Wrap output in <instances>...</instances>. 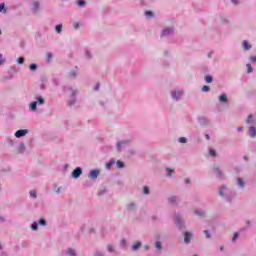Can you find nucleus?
I'll return each mask as SVG.
<instances>
[{"label": "nucleus", "instance_id": "f257e3e1", "mask_svg": "<svg viewBox=\"0 0 256 256\" xmlns=\"http://www.w3.org/2000/svg\"><path fill=\"white\" fill-rule=\"evenodd\" d=\"M219 195L224 197L225 200L231 202L235 197V192L231 191V189L227 188V186H222L219 190Z\"/></svg>", "mask_w": 256, "mask_h": 256}, {"label": "nucleus", "instance_id": "f03ea898", "mask_svg": "<svg viewBox=\"0 0 256 256\" xmlns=\"http://www.w3.org/2000/svg\"><path fill=\"white\" fill-rule=\"evenodd\" d=\"M37 105H45V98L43 96L36 97V101L29 104V111H37Z\"/></svg>", "mask_w": 256, "mask_h": 256}, {"label": "nucleus", "instance_id": "7ed1b4c3", "mask_svg": "<svg viewBox=\"0 0 256 256\" xmlns=\"http://www.w3.org/2000/svg\"><path fill=\"white\" fill-rule=\"evenodd\" d=\"M64 91L65 93H70L71 98L68 102V104L71 105H75V96L77 95V90H74L73 88L66 86L64 87Z\"/></svg>", "mask_w": 256, "mask_h": 256}, {"label": "nucleus", "instance_id": "20e7f679", "mask_svg": "<svg viewBox=\"0 0 256 256\" xmlns=\"http://www.w3.org/2000/svg\"><path fill=\"white\" fill-rule=\"evenodd\" d=\"M170 95L173 101H179L185 95V92L183 90H172Z\"/></svg>", "mask_w": 256, "mask_h": 256}, {"label": "nucleus", "instance_id": "39448f33", "mask_svg": "<svg viewBox=\"0 0 256 256\" xmlns=\"http://www.w3.org/2000/svg\"><path fill=\"white\" fill-rule=\"evenodd\" d=\"M131 145V140H122L117 143V151H124Z\"/></svg>", "mask_w": 256, "mask_h": 256}, {"label": "nucleus", "instance_id": "423d86ee", "mask_svg": "<svg viewBox=\"0 0 256 256\" xmlns=\"http://www.w3.org/2000/svg\"><path fill=\"white\" fill-rule=\"evenodd\" d=\"M82 174L83 170L81 169V167H77L76 169L73 170L72 177L74 179H79V177H81Z\"/></svg>", "mask_w": 256, "mask_h": 256}, {"label": "nucleus", "instance_id": "0eeeda50", "mask_svg": "<svg viewBox=\"0 0 256 256\" xmlns=\"http://www.w3.org/2000/svg\"><path fill=\"white\" fill-rule=\"evenodd\" d=\"M27 133H29V131L27 129H23V130L16 131L14 135L17 139H21V137H25Z\"/></svg>", "mask_w": 256, "mask_h": 256}, {"label": "nucleus", "instance_id": "6e6552de", "mask_svg": "<svg viewBox=\"0 0 256 256\" xmlns=\"http://www.w3.org/2000/svg\"><path fill=\"white\" fill-rule=\"evenodd\" d=\"M176 225H177L178 229H184L185 228V223L181 219L180 215L176 216Z\"/></svg>", "mask_w": 256, "mask_h": 256}, {"label": "nucleus", "instance_id": "1a4fd4ad", "mask_svg": "<svg viewBox=\"0 0 256 256\" xmlns=\"http://www.w3.org/2000/svg\"><path fill=\"white\" fill-rule=\"evenodd\" d=\"M191 239H193V234L191 232H185L184 233V243L188 245V243H191Z\"/></svg>", "mask_w": 256, "mask_h": 256}, {"label": "nucleus", "instance_id": "9d476101", "mask_svg": "<svg viewBox=\"0 0 256 256\" xmlns=\"http://www.w3.org/2000/svg\"><path fill=\"white\" fill-rule=\"evenodd\" d=\"M99 170H91L90 173L88 174L89 179H97L99 177Z\"/></svg>", "mask_w": 256, "mask_h": 256}, {"label": "nucleus", "instance_id": "9b49d317", "mask_svg": "<svg viewBox=\"0 0 256 256\" xmlns=\"http://www.w3.org/2000/svg\"><path fill=\"white\" fill-rule=\"evenodd\" d=\"M173 28H166L162 31L161 37H169V35H172L173 33Z\"/></svg>", "mask_w": 256, "mask_h": 256}, {"label": "nucleus", "instance_id": "f8f14e48", "mask_svg": "<svg viewBox=\"0 0 256 256\" xmlns=\"http://www.w3.org/2000/svg\"><path fill=\"white\" fill-rule=\"evenodd\" d=\"M213 171L218 179H223V172L221 171V169H219V167H214Z\"/></svg>", "mask_w": 256, "mask_h": 256}, {"label": "nucleus", "instance_id": "ddd939ff", "mask_svg": "<svg viewBox=\"0 0 256 256\" xmlns=\"http://www.w3.org/2000/svg\"><path fill=\"white\" fill-rule=\"evenodd\" d=\"M39 7H40V5H39L38 1L32 2V11H33V13H37V11H39Z\"/></svg>", "mask_w": 256, "mask_h": 256}, {"label": "nucleus", "instance_id": "4468645a", "mask_svg": "<svg viewBox=\"0 0 256 256\" xmlns=\"http://www.w3.org/2000/svg\"><path fill=\"white\" fill-rule=\"evenodd\" d=\"M242 47H243L244 51H249V49H251V44H249V42L247 40H244L242 42Z\"/></svg>", "mask_w": 256, "mask_h": 256}, {"label": "nucleus", "instance_id": "2eb2a0df", "mask_svg": "<svg viewBox=\"0 0 256 256\" xmlns=\"http://www.w3.org/2000/svg\"><path fill=\"white\" fill-rule=\"evenodd\" d=\"M227 94H221L219 97V103H227Z\"/></svg>", "mask_w": 256, "mask_h": 256}, {"label": "nucleus", "instance_id": "dca6fc26", "mask_svg": "<svg viewBox=\"0 0 256 256\" xmlns=\"http://www.w3.org/2000/svg\"><path fill=\"white\" fill-rule=\"evenodd\" d=\"M66 255H69V256H77V252H76L73 248H69V249L66 251Z\"/></svg>", "mask_w": 256, "mask_h": 256}, {"label": "nucleus", "instance_id": "f3484780", "mask_svg": "<svg viewBox=\"0 0 256 256\" xmlns=\"http://www.w3.org/2000/svg\"><path fill=\"white\" fill-rule=\"evenodd\" d=\"M237 183L240 189H243L245 187V182L243 181V179L237 178Z\"/></svg>", "mask_w": 256, "mask_h": 256}, {"label": "nucleus", "instance_id": "a211bd4d", "mask_svg": "<svg viewBox=\"0 0 256 256\" xmlns=\"http://www.w3.org/2000/svg\"><path fill=\"white\" fill-rule=\"evenodd\" d=\"M141 247V242H136L133 246H132V250L133 251H139V248Z\"/></svg>", "mask_w": 256, "mask_h": 256}, {"label": "nucleus", "instance_id": "6ab92c4d", "mask_svg": "<svg viewBox=\"0 0 256 256\" xmlns=\"http://www.w3.org/2000/svg\"><path fill=\"white\" fill-rule=\"evenodd\" d=\"M168 201L169 203L174 205V203H177V196H171L170 198H168Z\"/></svg>", "mask_w": 256, "mask_h": 256}, {"label": "nucleus", "instance_id": "aec40b11", "mask_svg": "<svg viewBox=\"0 0 256 256\" xmlns=\"http://www.w3.org/2000/svg\"><path fill=\"white\" fill-rule=\"evenodd\" d=\"M204 80L207 82V83H213V76L211 75H206L204 77Z\"/></svg>", "mask_w": 256, "mask_h": 256}, {"label": "nucleus", "instance_id": "412c9836", "mask_svg": "<svg viewBox=\"0 0 256 256\" xmlns=\"http://www.w3.org/2000/svg\"><path fill=\"white\" fill-rule=\"evenodd\" d=\"M155 248L157 249V251H161L163 249L160 241H156Z\"/></svg>", "mask_w": 256, "mask_h": 256}, {"label": "nucleus", "instance_id": "4be33fe9", "mask_svg": "<svg viewBox=\"0 0 256 256\" xmlns=\"http://www.w3.org/2000/svg\"><path fill=\"white\" fill-rule=\"evenodd\" d=\"M249 131H250V136H251V137H256V130H255V127H250Z\"/></svg>", "mask_w": 256, "mask_h": 256}, {"label": "nucleus", "instance_id": "5701e85b", "mask_svg": "<svg viewBox=\"0 0 256 256\" xmlns=\"http://www.w3.org/2000/svg\"><path fill=\"white\" fill-rule=\"evenodd\" d=\"M126 207L128 211H133L135 209V203H129Z\"/></svg>", "mask_w": 256, "mask_h": 256}, {"label": "nucleus", "instance_id": "b1692460", "mask_svg": "<svg viewBox=\"0 0 256 256\" xmlns=\"http://www.w3.org/2000/svg\"><path fill=\"white\" fill-rule=\"evenodd\" d=\"M62 29H63V25H62V24H58V25H56V27H55V31H56L57 33H61Z\"/></svg>", "mask_w": 256, "mask_h": 256}, {"label": "nucleus", "instance_id": "393cba45", "mask_svg": "<svg viewBox=\"0 0 256 256\" xmlns=\"http://www.w3.org/2000/svg\"><path fill=\"white\" fill-rule=\"evenodd\" d=\"M116 165L119 169H123V167H125V163L121 162V160H118L116 162Z\"/></svg>", "mask_w": 256, "mask_h": 256}, {"label": "nucleus", "instance_id": "a878e982", "mask_svg": "<svg viewBox=\"0 0 256 256\" xmlns=\"http://www.w3.org/2000/svg\"><path fill=\"white\" fill-rule=\"evenodd\" d=\"M195 215H198L199 217H203L205 215V212L203 210H195Z\"/></svg>", "mask_w": 256, "mask_h": 256}, {"label": "nucleus", "instance_id": "bb28decb", "mask_svg": "<svg viewBox=\"0 0 256 256\" xmlns=\"http://www.w3.org/2000/svg\"><path fill=\"white\" fill-rule=\"evenodd\" d=\"M149 193H151V191L149 190V187L148 186H144L143 187V194L144 195H149Z\"/></svg>", "mask_w": 256, "mask_h": 256}, {"label": "nucleus", "instance_id": "cd10ccee", "mask_svg": "<svg viewBox=\"0 0 256 256\" xmlns=\"http://www.w3.org/2000/svg\"><path fill=\"white\" fill-rule=\"evenodd\" d=\"M30 197H32V199H37V191L31 190L30 191Z\"/></svg>", "mask_w": 256, "mask_h": 256}, {"label": "nucleus", "instance_id": "c85d7f7f", "mask_svg": "<svg viewBox=\"0 0 256 256\" xmlns=\"http://www.w3.org/2000/svg\"><path fill=\"white\" fill-rule=\"evenodd\" d=\"M113 165H115V161H110V162L106 163V169H111L113 167Z\"/></svg>", "mask_w": 256, "mask_h": 256}, {"label": "nucleus", "instance_id": "c756f323", "mask_svg": "<svg viewBox=\"0 0 256 256\" xmlns=\"http://www.w3.org/2000/svg\"><path fill=\"white\" fill-rule=\"evenodd\" d=\"M31 229H32L33 231H37V229H39V227H38V225H37V222H34V223L31 224Z\"/></svg>", "mask_w": 256, "mask_h": 256}, {"label": "nucleus", "instance_id": "7c9ffc66", "mask_svg": "<svg viewBox=\"0 0 256 256\" xmlns=\"http://www.w3.org/2000/svg\"><path fill=\"white\" fill-rule=\"evenodd\" d=\"M247 67V73H253V67L251 66V64H246Z\"/></svg>", "mask_w": 256, "mask_h": 256}, {"label": "nucleus", "instance_id": "2f4dec72", "mask_svg": "<svg viewBox=\"0 0 256 256\" xmlns=\"http://www.w3.org/2000/svg\"><path fill=\"white\" fill-rule=\"evenodd\" d=\"M77 5H78L79 7H85L86 3H85L84 0H78Z\"/></svg>", "mask_w": 256, "mask_h": 256}, {"label": "nucleus", "instance_id": "473e14b6", "mask_svg": "<svg viewBox=\"0 0 256 256\" xmlns=\"http://www.w3.org/2000/svg\"><path fill=\"white\" fill-rule=\"evenodd\" d=\"M30 71H37V64H31L29 66Z\"/></svg>", "mask_w": 256, "mask_h": 256}, {"label": "nucleus", "instance_id": "72a5a7b5", "mask_svg": "<svg viewBox=\"0 0 256 256\" xmlns=\"http://www.w3.org/2000/svg\"><path fill=\"white\" fill-rule=\"evenodd\" d=\"M17 63H18L19 65H23V63H25V58H23V57L18 58V59H17Z\"/></svg>", "mask_w": 256, "mask_h": 256}, {"label": "nucleus", "instance_id": "f704fd0d", "mask_svg": "<svg viewBox=\"0 0 256 256\" xmlns=\"http://www.w3.org/2000/svg\"><path fill=\"white\" fill-rule=\"evenodd\" d=\"M202 91H203V92L211 91V87H209V86H207V85H204V86L202 87Z\"/></svg>", "mask_w": 256, "mask_h": 256}, {"label": "nucleus", "instance_id": "c9c22d12", "mask_svg": "<svg viewBox=\"0 0 256 256\" xmlns=\"http://www.w3.org/2000/svg\"><path fill=\"white\" fill-rule=\"evenodd\" d=\"M69 75H70L71 77H77V70H72V71H70Z\"/></svg>", "mask_w": 256, "mask_h": 256}, {"label": "nucleus", "instance_id": "e433bc0d", "mask_svg": "<svg viewBox=\"0 0 256 256\" xmlns=\"http://www.w3.org/2000/svg\"><path fill=\"white\" fill-rule=\"evenodd\" d=\"M145 16L148 17V18H151V17H153V12H151V11H146V12H145Z\"/></svg>", "mask_w": 256, "mask_h": 256}, {"label": "nucleus", "instance_id": "4c0bfd02", "mask_svg": "<svg viewBox=\"0 0 256 256\" xmlns=\"http://www.w3.org/2000/svg\"><path fill=\"white\" fill-rule=\"evenodd\" d=\"M178 141H179V143H187V138H185V137H180V138L178 139Z\"/></svg>", "mask_w": 256, "mask_h": 256}, {"label": "nucleus", "instance_id": "58836bf2", "mask_svg": "<svg viewBox=\"0 0 256 256\" xmlns=\"http://www.w3.org/2000/svg\"><path fill=\"white\" fill-rule=\"evenodd\" d=\"M52 83H53V85H55V86L59 85V78H54V79L52 80Z\"/></svg>", "mask_w": 256, "mask_h": 256}, {"label": "nucleus", "instance_id": "ea45409f", "mask_svg": "<svg viewBox=\"0 0 256 256\" xmlns=\"http://www.w3.org/2000/svg\"><path fill=\"white\" fill-rule=\"evenodd\" d=\"M237 239H239V234L236 232V233H234L232 241L235 242V241H237Z\"/></svg>", "mask_w": 256, "mask_h": 256}, {"label": "nucleus", "instance_id": "a19ab883", "mask_svg": "<svg viewBox=\"0 0 256 256\" xmlns=\"http://www.w3.org/2000/svg\"><path fill=\"white\" fill-rule=\"evenodd\" d=\"M5 63V59L3 58V54L0 53V67Z\"/></svg>", "mask_w": 256, "mask_h": 256}, {"label": "nucleus", "instance_id": "79ce46f5", "mask_svg": "<svg viewBox=\"0 0 256 256\" xmlns=\"http://www.w3.org/2000/svg\"><path fill=\"white\" fill-rule=\"evenodd\" d=\"M209 153H210L211 157H215L217 155V152L215 150H213V149H211L209 151Z\"/></svg>", "mask_w": 256, "mask_h": 256}, {"label": "nucleus", "instance_id": "37998d69", "mask_svg": "<svg viewBox=\"0 0 256 256\" xmlns=\"http://www.w3.org/2000/svg\"><path fill=\"white\" fill-rule=\"evenodd\" d=\"M38 225H47V222H45V220L44 219H40L39 221H38Z\"/></svg>", "mask_w": 256, "mask_h": 256}, {"label": "nucleus", "instance_id": "c03bdc74", "mask_svg": "<svg viewBox=\"0 0 256 256\" xmlns=\"http://www.w3.org/2000/svg\"><path fill=\"white\" fill-rule=\"evenodd\" d=\"M94 256H105V254H103L101 251H96Z\"/></svg>", "mask_w": 256, "mask_h": 256}, {"label": "nucleus", "instance_id": "a18cd8bd", "mask_svg": "<svg viewBox=\"0 0 256 256\" xmlns=\"http://www.w3.org/2000/svg\"><path fill=\"white\" fill-rule=\"evenodd\" d=\"M166 171H167L168 177H171V173H173V170L171 168H167Z\"/></svg>", "mask_w": 256, "mask_h": 256}, {"label": "nucleus", "instance_id": "49530a36", "mask_svg": "<svg viewBox=\"0 0 256 256\" xmlns=\"http://www.w3.org/2000/svg\"><path fill=\"white\" fill-rule=\"evenodd\" d=\"M120 245H121L122 247H125V245H127V241H126L125 239H122V240L120 241Z\"/></svg>", "mask_w": 256, "mask_h": 256}, {"label": "nucleus", "instance_id": "de8ad7c7", "mask_svg": "<svg viewBox=\"0 0 256 256\" xmlns=\"http://www.w3.org/2000/svg\"><path fill=\"white\" fill-rule=\"evenodd\" d=\"M51 59H53V54L48 53L47 54V61L49 62V61H51Z\"/></svg>", "mask_w": 256, "mask_h": 256}, {"label": "nucleus", "instance_id": "09e8293b", "mask_svg": "<svg viewBox=\"0 0 256 256\" xmlns=\"http://www.w3.org/2000/svg\"><path fill=\"white\" fill-rule=\"evenodd\" d=\"M204 233L206 234L207 239H211V233L208 230H205Z\"/></svg>", "mask_w": 256, "mask_h": 256}, {"label": "nucleus", "instance_id": "8fccbe9b", "mask_svg": "<svg viewBox=\"0 0 256 256\" xmlns=\"http://www.w3.org/2000/svg\"><path fill=\"white\" fill-rule=\"evenodd\" d=\"M247 123H253V116H248Z\"/></svg>", "mask_w": 256, "mask_h": 256}, {"label": "nucleus", "instance_id": "3c124183", "mask_svg": "<svg viewBox=\"0 0 256 256\" xmlns=\"http://www.w3.org/2000/svg\"><path fill=\"white\" fill-rule=\"evenodd\" d=\"M86 57L87 59H91V52L89 50H86Z\"/></svg>", "mask_w": 256, "mask_h": 256}, {"label": "nucleus", "instance_id": "603ef678", "mask_svg": "<svg viewBox=\"0 0 256 256\" xmlns=\"http://www.w3.org/2000/svg\"><path fill=\"white\" fill-rule=\"evenodd\" d=\"M108 251H109V253H113V251H115L114 249H113V246H111V245H108Z\"/></svg>", "mask_w": 256, "mask_h": 256}, {"label": "nucleus", "instance_id": "864d4df0", "mask_svg": "<svg viewBox=\"0 0 256 256\" xmlns=\"http://www.w3.org/2000/svg\"><path fill=\"white\" fill-rule=\"evenodd\" d=\"M99 87H101V85L99 83H97L94 87V91H99Z\"/></svg>", "mask_w": 256, "mask_h": 256}, {"label": "nucleus", "instance_id": "5fc2aeb1", "mask_svg": "<svg viewBox=\"0 0 256 256\" xmlns=\"http://www.w3.org/2000/svg\"><path fill=\"white\" fill-rule=\"evenodd\" d=\"M5 9V4H0V13Z\"/></svg>", "mask_w": 256, "mask_h": 256}, {"label": "nucleus", "instance_id": "6e6d98bb", "mask_svg": "<svg viewBox=\"0 0 256 256\" xmlns=\"http://www.w3.org/2000/svg\"><path fill=\"white\" fill-rule=\"evenodd\" d=\"M73 27H74V29H79V23H74Z\"/></svg>", "mask_w": 256, "mask_h": 256}, {"label": "nucleus", "instance_id": "4d7b16f0", "mask_svg": "<svg viewBox=\"0 0 256 256\" xmlns=\"http://www.w3.org/2000/svg\"><path fill=\"white\" fill-rule=\"evenodd\" d=\"M185 183H186V185H189L191 183V180H189V178H186Z\"/></svg>", "mask_w": 256, "mask_h": 256}, {"label": "nucleus", "instance_id": "13d9d810", "mask_svg": "<svg viewBox=\"0 0 256 256\" xmlns=\"http://www.w3.org/2000/svg\"><path fill=\"white\" fill-rule=\"evenodd\" d=\"M232 3H234V5H237L239 3V0H231Z\"/></svg>", "mask_w": 256, "mask_h": 256}, {"label": "nucleus", "instance_id": "bf43d9fd", "mask_svg": "<svg viewBox=\"0 0 256 256\" xmlns=\"http://www.w3.org/2000/svg\"><path fill=\"white\" fill-rule=\"evenodd\" d=\"M56 193L59 195V193H61V188H57Z\"/></svg>", "mask_w": 256, "mask_h": 256}, {"label": "nucleus", "instance_id": "052dcab7", "mask_svg": "<svg viewBox=\"0 0 256 256\" xmlns=\"http://www.w3.org/2000/svg\"><path fill=\"white\" fill-rule=\"evenodd\" d=\"M145 251H149V245L144 246Z\"/></svg>", "mask_w": 256, "mask_h": 256}, {"label": "nucleus", "instance_id": "680f3d73", "mask_svg": "<svg viewBox=\"0 0 256 256\" xmlns=\"http://www.w3.org/2000/svg\"><path fill=\"white\" fill-rule=\"evenodd\" d=\"M205 138L209 141V139H211V137L209 136V134L205 135Z\"/></svg>", "mask_w": 256, "mask_h": 256}, {"label": "nucleus", "instance_id": "e2e57ef3", "mask_svg": "<svg viewBox=\"0 0 256 256\" xmlns=\"http://www.w3.org/2000/svg\"><path fill=\"white\" fill-rule=\"evenodd\" d=\"M100 105H101L102 107H105V102L101 101V102H100Z\"/></svg>", "mask_w": 256, "mask_h": 256}, {"label": "nucleus", "instance_id": "0e129e2a", "mask_svg": "<svg viewBox=\"0 0 256 256\" xmlns=\"http://www.w3.org/2000/svg\"><path fill=\"white\" fill-rule=\"evenodd\" d=\"M237 131H243V128L239 127L237 128Z\"/></svg>", "mask_w": 256, "mask_h": 256}, {"label": "nucleus", "instance_id": "69168bd1", "mask_svg": "<svg viewBox=\"0 0 256 256\" xmlns=\"http://www.w3.org/2000/svg\"><path fill=\"white\" fill-rule=\"evenodd\" d=\"M152 219H153V221H155V219H157V216H153Z\"/></svg>", "mask_w": 256, "mask_h": 256}, {"label": "nucleus", "instance_id": "338daca9", "mask_svg": "<svg viewBox=\"0 0 256 256\" xmlns=\"http://www.w3.org/2000/svg\"><path fill=\"white\" fill-rule=\"evenodd\" d=\"M211 55H212V52H210V53L208 54V57L211 58Z\"/></svg>", "mask_w": 256, "mask_h": 256}, {"label": "nucleus", "instance_id": "774afa93", "mask_svg": "<svg viewBox=\"0 0 256 256\" xmlns=\"http://www.w3.org/2000/svg\"><path fill=\"white\" fill-rule=\"evenodd\" d=\"M220 251H223V246H222V247H220Z\"/></svg>", "mask_w": 256, "mask_h": 256}]
</instances>
